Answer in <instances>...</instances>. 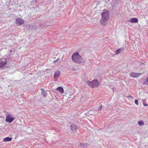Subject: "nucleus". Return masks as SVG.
I'll return each mask as SVG.
<instances>
[{"label": "nucleus", "mask_w": 148, "mask_h": 148, "mask_svg": "<svg viewBox=\"0 0 148 148\" xmlns=\"http://www.w3.org/2000/svg\"><path fill=\"white\" fill-rule=\"evenodd\" d=\"M60 75V72L59 70L55 71L54 73V78H58Z\"/></svg>", "instance_id": "obj_9"}, {"label": "nucleus", "mask_w": 148, "mask_h": 148, "mask_svg": "<svg viewBox=\"0 0 148 148\" xmlns=\"http://www.w3.org/2000/svg\"><path fill=\"white\" fill-rule=\"evenodd\" d=\"M9 52L10 53V54H11V53L12 52V50H9Z\"/></svg>", "instance_id": "obj_23"}, {"label": "nucleus", "mask_w": 148, "mask_h": 148, "mask_svg": "<svg viewBox=\"0 0 148 148\" xmlns=\"http://www.w3.org/2000/svg\"><path fill=\"white\" fill-rule=\"evenodd\" d=\"M7 60L6 58H0V68L2 67L3 66L7 64Z\"/></svg>", "instance_id": "obj_5"}, {"label": "nucleus", "mask_w": 148, "mask_h": 148, "mask_svg": "<svg viewBox=\"0 0 148 148\" xmlns=\"http://www.w3.org/2000/svg\"><path fill=\"white\" fill-rule=\"evenodd\" d=\"M138 124L140 126H142L144 124V123L143 121H140L138 122Z\"/></svg>", "instance_id": "obj_16"}, {"label": "nucleus", "mask_w": 148, "mask_h": 148, "mask_svg": "<svg viewBox=\"0 0 148 148\" xmlns=\"http://www.w3.org/2000/svg\"><path fill=\"white\" fill-rule=\"evenodd\" d=\"M59 60V59L57 58L56 60H54L53 61V63H56Z\"/></svg>", "instance_id": "obj_19"}, {"label": "nucleus", "mask_w": 148, "mask_h": 148, "mask_svg": "<svg viewBox=\"0 0 148 148\" xmlns=\"http://www.w3.org/2000/svg\"><path fill=\"white\" fill-rule=\"evenodd\" d=\"M143 105L144 106H147V104H145V103H143Z\"/></svg>", "instance_id": "obj_22"}, {"label": "nucleus", "mask_w": 148, "mask_h": 148, "mask_svg": "<svg viewBox=\"0 0 148 148\" xmlns=\"http://www.w3.org/2000/svg\"><path fill=\"white\" fill-rule=\"evenodd\" d=\"M88 85L91 88L97 87L99 85V82L98 80L95 79L92 82L88 81L87 82Z\"/></svg>", "instance_id": "obj_3"}, {"label": "nucleus", "mask_w": 148, "mask_h": 148, "mask_svg": "<svg viewBox=\"0 0 148 148\" xmlns=\"http://www.w3.org/2000/svg\"><path fill=\"white\" fill-rule=\"evenodd\" d=\"M126 97L127 98H131L132 99L133 98V97L131 96L130 95H129L128 96H127V97Z\"/></svg>", "instance_id": "obj_21"}, {"label": "nucleus", "mask_w": 148, "mask_h": 148, "mask_svg": "<svg viewBox=\"0 0 148 148\" xmlns=\"http://www.w3.org/2000/svg\"><path fill=\"white\" fill-rule=\"evenodd\" d=\"M135 103L137 105H138V101L137 99H136L135 100Z\"/></svg>", "instance_id": "obj_18"}, {"label": "nucleus", "mask_w": 148, "mask_h": 148, "mask_svg": "<svg viewBox=\"0 0 148 148\" xmlns=\"http://www.w3.org/2000/svg\"><path fill=\"white\" fill-rule=\"evenodd\" d=\"M146 80H147V82H148V77H147V79H146ZM146 82H145L143 83V84H146Z\"/></svg>", "instance_id": "obj_20"}, {"label": "nucleus", "mask_w": 148, "mask_h": 148, "mask_svg": "<svg viewBox=\"0 0 148 148\" xmlns=\"http://www.w3.org/2000/svg\"><path fill=\"white\" fill-rule=\"evenodd\" d=\"M142 74V73H139L132 72L130 73V75L133 78H137Z\"/></svg>", "instance_id": "obj_7"}, {"label": "nucleus", "mask_w": 148, "mask_h": 148, "mask_svg": "<svg viewBox=\"0 0 148 148\" xmlns=\"http://www.w3.org/2000/svg\"><path fill=\"white\" fill-rule=\"evenodd\" d=\"M99 105H100V106L98 110L99 111H101V110L103 108V106H102V104H101L100 103L99 104Z\"/></svg>", "instance_id": "obj_17"}, {"label": "nucleus", "mask_w": 148, "mask_h": 148, "mask_svg": "<svg viewBox=\"0 0 148 148\" xmlns=\"http://www.w3.org/2000/svg\"><path fill=\"white\" fill-rule=\"evenodd\" d=\"M80 145L82 148H86L88 145L87 144H81Z\"/></svg>", "instance_id": "obj_15"}, {"label": "nucleus", "mask_w": 148, "mask_h": 148, "mask_svg": "<svg viewBox=\"0 0 148 148\" xmlns=\"http://www.w3.org/2000/svg\"><path fill=\"white\" fill-rule=\"evenodd\" d=\"M71 130L73 132H76L77 127L75 124H73L71 125Z\"/></svg>", "instance_id": "obj_8"}, {"label": "nucleus", "mask_w": 148, "mask_h": 148, "mask_svg": "<svg viewBox=\"0 0 148 148\" xmlns=\"http://www.w3.org/2000/svg\"><path fill=\"white\" fill-rule=\"evenodd\" d=\"M123 48H121L115 51V53L116 54H118L124 50Z\"/></svg>", "instance_id": "obj_12"}, {"label": "nucleus", "mask_w": 148, "mask_h": 148, "mask_svg": "<svg viewBox=\"0 0 148 148\" xmlns=\"http://www.w3.org/2000/svg\"><path fill=\"white\" fill-rule=\"evenodd\" d=\"M57 91H59L61 93H62L64 92V89L63 88L61 87H59L57 88Z\"/></svg>", "instance_id": "obj_13"}, {"label": "nucleus", "mask_w": 148, "mask_h": 148, "mask_svg": "<svg viewBox=\"0 0 148 148\" xmlns=\"http://www.w3.org/2000/svg\"><path fill=\"white\" fill-rule=\"evenodd\" d=\"M17 26H19L24 23V20L20 18H16L15 21Z\"/></svg>", "instance_id": "obj_4"}, {"label": "nucleus", "mask_w": 148, "mask_h": 148, "mask_svg": "<svg viewBox=\"0 0 148 148\" xmlns=\"http://www.w3.org/2000/svg\"><path fill=\"white\" fill-rule=\"evenodd\" d=\"M130 21L132 23H136L138 22V19L135 18H132L130 20Z\"/></svg>", "instance_id": "obj_11"}, {"label": "nucleus", "mask_w": 148, "mask_h": 148, "mask_svg": "<svg viewBox=\"0 0 148 148\" xmlns=\"http://www.w3.org/2000/svg\"><path fill=\"white\" fill-rule=\"evenodd\" d=\"M12 138H10L9 137H7L4 138L3 139V141L4 142L10 141L12 140Z\"/></svg>", "instance_id": "obj_14"}, {"label": "nucleus", "mask_w": 148, "mask_h": 148, "mask_svg": "<svg viewBox=\"0 0 148 148\" xmlns=\"http://www.w3.org/2000/svg\"><path fill=\"white\" fill-rule=\"evenodd\" d=\"M71 58L73 62L79 64L83 63L84 62L83 58L79 55L78 52H75L73 54Z\"/></svg>", "instance_id": "obj_1"}, {"label": "nucleus", "mask_w": 148, "mask_h": 148, "mask_svg": "<svg viewBox=\"0 0 148 148\" xmlns=\"http://www.w3.org/2000/svg\"><path fill=\"white\" fill-rule=\"evenodd\" d=\"M109 14L108 11L103 12L102 13L100 23L102 25H106L107 23V21L109 20Z\"/></svg>", "instance_id": "obj_2"}, {"label": "nucleus", "mask_w": 148, "mask_h": 148, "mask_svg": "<svg viewBox=\"0 0 148 148\" xmlns=\"http://www.w3.org/2000/svg\"><path fill=\"white\" fill-rule=\"evenodd\" d=\"M0 148H1L0 147Z\"/></svg>", "instance_id": "obj_24"}, {"label": "nucleus", "mask_w": 148, "mask_h": 148, "mask_svg": "<svg viewBox=\"0 0 148 148\" xmlns=\"http://www.w3.org/2000/svg\"><path fill=\"white\" fill-rule=\"evenodd\" d=\"M14 119L15 118L14 117H10V114H7L6 115L5 121L7 122L11 123Z\"/></svg>", "instance_id": "obj_6"}, {"label": "nucleus", "mask_w": 148, "mask_h": 148, "mask_svg": "<svg viewBox=\"0 0 148 148\" xmlns=\"http://www.w3.org/2000/svg\"><path fill=\"white\" fill-rule=\"evenodd\" d=\"M40 90L41 91V93L42 95L44 97H46L47 95L46 91L45 90H44L42 88H41Z\"/></svg>", "instance_id": "obj_10"}]
</instances>
